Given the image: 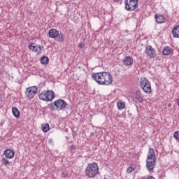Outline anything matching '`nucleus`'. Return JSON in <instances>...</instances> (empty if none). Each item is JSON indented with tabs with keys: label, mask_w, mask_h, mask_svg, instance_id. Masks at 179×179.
<instances>
[{
	"label": "nucleus",
	"mask_w": 179,
	"mask_h": 179,
	"mask_svg": "<svg viewBox=\"0 0 179 179\" xmlns=\"http://www.w3.org/2000/svg\"><path fill=\"white\" fill-rule=\"evenodd\" d=\"M92 77L96 83L103 86H109L113 83V76L108 72L94 73Z\"/></svg>",
	"instance_id": "1"
},
{
	"label": "nucleus",
	"mask_w": 179,
	"mask_h": 179,
	"mask_svg": "<svg viewBox=\"0 0 179 179\" xmlns=\"http://www.w3.org/2000/svg\"><path fill=\"white\" fill-rule=\"evenodd\" d=\"M146 167L148 171H153L156 167V154H155V150L150 148L146 159Z\"/></svg>",
	"instance_id": "2"
},
{
	"label": "nucleus",
	"mask_w": 179,
	"mask_h": 179,
	"mask_svg": "<svg viewBox=\"0 0 179 179\" xmlns=\"http://www.w3.org/2000/svg\"><path fill=\"white\" fill-rule=\"evenodd\" d=\"M99 174H100V172H99V165H97V163L92 162L87 165L85 169V176L88 178H94Z\"/></svg>",
	"instance_id": "3"
},
{
	"label": "nucleus",
	"mask_w": 179,
	"mask_h": 179,
	"mask_svg": "<svg viewBox=\"0 0 179 179\" xmlns=\"http://www.w3.org/2000/svg\"><path fill=\"white\" fill-rule=\"evenodd\" d=\"M67 106L68 103L64 99H58L51 103L50 108H52V110H57V111H61V110L66 108Z\"/></svg>",
	"instance_id": "4"
},
{
	"label": "nucleus",
	"mask_w": 179,
	"mask_h": 179,
	"mask_svg": "<svg viewBox=\"0 0 179 179\" xmlns=\"http://www.w3.org/2000/svg\"><path fill=\"white\" fill-rule=\"evenodd\" d=\"M139 0H125L124 1V9L129 12H133L136 9H138L139 4H138Z\"/></svg>",
	"instance_id": "5"
},
{
	"label": "nucleus",
	"mask_w": 179,
	"mask_h": 179,
	"mask_svg": "<svg viewBox=\"0 0 179 179\" xmlns=\"http://www.w3.org/2000/svg\"><path fill=\"white\" fill-rule=\"evenodd\" d=\"M140 87L143 89L145 93L148 94L152 93V85L150 84V81L146 78H143L140 80Z\"/></svg>",
	"instance_id": "6"
},
{
	"label": "nucleus",
	"mask_w": 179,
	"mask_h": 179,
	"mask_svg": "<svg viewBox=\"0 0 179 179\" xmlns=\"http://www.w3.org/2000/svg\"><path fill=\"white\" fill-rule=\"evenodd\" d=\"M37 90L38 89L36 86L28 87L27 88L25 94L27 97L29 99V100H31V99H33V97H34V96H36L37 94Z\"/></svg>",
	"instance_id": "7"
},
{
	"label": "nucleus",
	"mask_w": 179,
	"mask_h": 179,
	"mask_svg": "<svg viewBox=\"0 0 179 179\" xmlns=\"http://www.w3.org/2000/svg\"><path fill=\"white\" fill-rule=\"evenodd\" d=\"M28 47L29 50H31L34 52H38V54H41V51L44 50V46H41L36 43L29 44Z\"/></svg>",
	"instance_id": "8"
},
{
	"label": "nucleus",
	"mask_w": 179,
	"mask_h": 179,
	"mask_svg": "<svg viewBox=\"0 0 179 179\" xmlns=\"http://www.w3.org/2000/svg\"><path fill=\"white\" fill-rule=\"evenodd\" d=\"M145 52L150 57V58H155V57H156V50H155V48H152L150 45L146 47Z\"/></svg>",
	"instance_id": "9"
},
{
	"label": "nucleus",
	"mask_w": 179,
	"mask_h": 179,
	"mask_svg": "<svg viewBox=\"0 0 179 179\" xmlns=\"http://www.w3.org/2000/svg\"><path fill=\"white\" fill-rule=\"evenodd\" d=\"M133 100L135 103H142L143 101V96L141 93V91L137 90L133 96Z\"/></svg>",
	"instance_id": "10"
},
{
	"label": "nucleus",
	"mask_w": 179,
	"mask_h": 179,
	"mask_svg": "<svg viewBox=\"0 0 179 179\" xmlns=\"http://www.w3.org/2000/svg\"><path fill=\"white\" fill-rule=\"evenodd\" d=\"M3 155L7 159H13L15 157V152L10 149H7L3 152Z\"/></svg>",
	"instance_id": "11"
},
{
	"label": "nucleus",
	"mask_w": 179,
	"mask_h": 179,
	"mask_svg": "<svg viewBox=\"0 0 179 179\" xmlns=\"http://www.w3.org/2000/svg\"><path fill=\"white\" fill-rule=\"evenodd\" d=\"M155 20L157 23L161 24L166 22V18L164 17L163 15L157 14L155 15Z\"/></svg>",
	"instance_id": "12"
},
{
	"label": "nucleus",
	"mask_w": 179,
	"mask_h": 179,
	"mask_svg": "<svg viewBox=\"0 0 179 179\" xmlns=\"http://www.w3.org/2000/svg\"><path fill=\"white\" fill-rule=\"evenodd\" d=\"M59 33V31H57V29H50L49 31V37H50V38H57V37H58V34Z\"/></svg>",
	"instance_id": "13"
},
{
	"label": "nucleus",
	"mask_w": 179,
	"mask_h": 179,
	"mask_svg": "<svg viewBox=\"0 0 179 179\" xmlns=\"http://www.w3.org/2000/svg\"><path fill=\"white\" fill-rule=\"evenodd\" d=\"M39 99L43 100V101H49L50 98L48 97V94L47 91H44L39 94Z\"/></svg>",
	"instance_id": "14"
},
{
	"label": "nucleus",
	"mask_w": 179,
	"mask_h": 179,
	"mask_svg": "<svg viewBox=\"0 0 179 179\" xmlns=\"http://www.w3.org/2000/svg\"><path fill=\"white\" fill-rule=\"evenodd\" d=\"M123 62L127 66L132 65L134 64V59L131 56H127L123 59Z\"/></svg>",
	"instance_id": "15"
},
{
	"label": "nucleus",
	"mask_w": 179,
	"mask_h": 179,
	"mask_svg": "<svg viewBox=\"0 0 179 179\" xmlns=\"http://www.w3.org/2000/svg\"><path fill=\"white\" fill-rule=\"evenodd\" d=\"M171 52H173V49L169 46L164 47L162 51L164 55H170Z\"/></svg>",
	"instance_id": "16"
},
{
	"label": "nucleus",
	"mask_w": 179,
	"mask_h": 179,
	"mask_svg": "<svg viewBox=\"0 0 179 179\" xmlns=\"http://www.w3.org/2000/svg\"><path fill=\"white\" fill-rule=\"evenodd\" d=\"M172 34L173 37H175V38H179V25H177L173 28L172 31Z\"/></svg>",
	"instance_id": "17"
},
{
	"label": "nucleus",
	"mask_w": 179,
	"mask_h": 179,
	"mask_svg": "<svg viewBox=\"0 0 179 179\" xmlns=\"http://www.w3.org/2000/svg\"><path fill=\"white\" fill-rule=\"evenodd\" d=\"M47 94H48V97H49V101H52L55 99V93L52 90H47Z\"/></svg>",
	"instance_id": "18"
},
{
	"label": "nucleus",
	"mask_w": 179,
	"mask_h": 179,
	"mask_svg": "<svg viewBox=\"0 0 179 179\" xmlns=\"http://www.w3.org/2000/svg\"><path fill=\"white\" fill-rule=\"evenodd\" d=\"M12 113L14 117H15V118H19V117H20V111L19 110V109H17V108L13 107Z\"/></svg>",
	"instance_id": "19"
},
{
	"label": "nucleus",
	"mask_w": 179,
	"mask_h": 179,
	"mask_svg": "<svg viewBox=\"0 0 179 179\" xmlns=\"http://www.w3.org/2000/svg\"><path fill=\"white\" fill-rule=\"evenodd\" d=\"M50 61V59H48V57L47 56H43L41 58V63L43 65H47V64H48Z\"/></svg>",
	"instance_id": "20"
},
{
	"label": "nucleus",
	"mask_w": 179,
	"mask_h": 179,
	"mask_svg": "<svg viewBox=\"0 0 179 179\" xmlns=\"http://www.w3.org/2000/svg\"><path fill=\"white\" fill-rule=\"evenodd\" d=\"M118 110H124L125 108V102H122V101H119L117 103Z\"/></svg>",
	"instance_id": "21"
},
{
	"label": "nucleus",
	"mask_w": 179,
	"mask_h": 179,
	"mask_svg": "<svg viewBox=\"0 0 179 179\" xmlns=\"http://www.w3.org/2000/svg\"><path fill=\"white\" fill-rule=\"evenodd\" d=\"M41 129L43 132H48V131H50V124H41Z\"/></svg>",
	"instance_id": "22"
},
{
	"label": "nucleus",
	"mask_w": 179,
	"mask_h": 179,
	"mask_svg": "<svg viewBox=\"0 0 179 179\" xmlns=\"http://www.w3.org/2000/svg\"><path fill=\"white\" fill-rule=\"evenodd\" d=\"M8 158L3 157L1 159V163L3 164V166H10V164L9 163V160L8 159Z\"/></svg>",
	"instance_id": "23"
},
{
	"label": "nucleus",
	"mask_w": 179,
	"mask_h": 179,
	"mask_svg": "<svg viewBox=\"0 0 179 179\" xmlns=\"http://www.w3.org/2000/svg\"><path fill=\"white\" fill-rule=\"evenodd\" d=\"M56 38H57V41H59L60 43L64 41V34L59 33Z\"/></svg>",
	"instance_id": "24"
},
{
	"label": "nucleus",
	"mask_w": 179,
	"mask_h": 179,
	"mask_svg": "<svg viewBox=\"0 0 179 179\" xmlns=\"http://www.w3.org/2000/svg\"><path fill=\"white\" fill-rule=\"evenodd\" d=\"M173 138L179 143V131H175L173 134Z\"/></svg>",
	"instance_id": "25"
},
{
	"label": "nucleus",
	"mask_w": 179,
	"mask_h": 179,
	"mask_svg": "<svg viewBox=\"0 0 179 179\" xmlns=\"http://www.w3.org/2000/svg\"><path fill=\"white\" fill-rule=\"evenodd\" d=\"M132 171H135V168H134L132 166H129V168H127V173L128 174H131V173H132Z\"/></svg>",
	"instance_id": "26"
},
{
	"label": "nucleus",
	"mask_w": 179,
	"mask_h": 179,
	"mask_svg": "<svg viewBox=\"0 0 179 179\" xmlns=\"http://www.w3.org/2000/svg\"><path fill=\"white\" fill-rule=\"evenodd\" d=\"M60 176L62 178H66V177H68V173H62Z\"/></svg>",
	"instance_id": "27"
},
{
	"label": "nucleus",
	"mask_w": 179,
	"mask_h": 179,
	"mask_svg": "<svg viewBox=\"0 0 179 179\" xmlns=\"http://www.w3.org/2000/svg\"><path fill=\"white\" fill-rule=\"evenodd\" d=\"M79 47L80 48H83V47H85V45H83V43H80Z\"/></svg>",
	"instance_id": "28"
},
{
	"label": "nucleus",
	"mask_w": 179,
	"mask_h": 179,
	"mask_svg": "<svg viewBox=\"0 0 179 179\" xmlns=\"http://www.w3.org/2000/svg\"><path fill=\"white\" fill-rule=\"evenodd\" d=\"M148 179H155V177H153V176H150V177L148 178Z\"/></svg>",
	"instance_id": "29"
},
{
	"label": "nucleus",
	"mask_w": 179,
	"mask_h": 179,
	"mask_svg": "<svg viewBox=\"0 0 179 179\" xmlns=\"http://www.w3.org/2000/svg\"><path fill=\"white\" fill-rule=\"evenodd\" d=\"M113 2H120L121 0H113Z\"/></svg>",
	"instance_id": "30"
},
{
	"label": "nucleus",
	"mask_w": 179,
	"mask_h": 179,
	"mask_svg": "<svg viewBox=\"0 0 179 179\" xmlns=\"http://www.w3.org/2000/svg\"><path fill=\"white\" fill-rule=\"evenodd\" d=\"M48 142H49V143H51V142H52V139H49Z\"/></svg>",
	"instance_id": "31"
},
{
	"label": "nucleus",
	"mask_w": 179,
	"mask_h": 179,
	"mask_svg": "<svg viewBox=\"0 0 179 179\" xmlns=\"http://www.w3.org/2000/svg\"><path fill=\"white\" fill-rule=\"evenodd\" d=\"M28 13H29V15H31V13H33V12H31V10L28 11Z\"/></svg>",
	"instance_id": "32"
},
{
	"label": "nucleus",
	"mask_w": 179,
	"mask_h": 179,
	"mask_svg": "<svg viewBox=\"0 0 179 179\" xmlns=\"http://www.w3.org/2000/svg\"><path fill=\"white\" fill-rule=\"evenodd\" d=\"M168 106H169V107H171V103H169V104L168 105Z\"/></svg>",
	"instance_id": "33"
},
{
	"label": "nucleus",
	"mask_w": 179,
	"mask_h": 179,
	"mask_svg": "<svg viewBox=\"0 0 179 179\" xmlns=\"http://www.w3.org/2000/svg\"><path fill=\"white\" fill-rule=\"evenodd\" d=\"M90 135H91V136H92L94 135V133H91Z\"/></svg>",
	"instance_id": "34"
}]
</instances>
